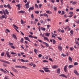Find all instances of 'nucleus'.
Here are the masks:
<instances>
[{
	"mask_svg": "<svg viewBox=\"0 0 79 79\" xmlns=\"http://www.w3.org/2000/svg\"><path fill=\"white\" fill-rule=\"evenodd\" d=\"M57 73L58 74H60V69H58L57 71Z\"/></svg>",
	"mask_w": 79,
	"mask_h": 79,
	"instance_id": "a211bd4d",
	"label": "nucleus"
},
{
	"mask_svg": "<svg viewBox=\"0 0 79 79\" xmlns=\"http://www.w3.org/2000/svg\"><path fill=\"white\" fill-rule=\"evenodd\" d=\"M22 68H23L24 69H27V67L25 66H22Z\"/></svg>",
	"mask_w": 79,
	"mask_h": 79,
	"instance_id": "cd10ccee",
	"label": "nucleus"
},
{
	"mask_svg": "<svg viewBox=\"0 0 79 79\" xmlns=\"http://www.w3.org/2000/svg\"><path fill=\"white\" fill-rule=\"evenodd\" d=\"M23 41H24V39H23V38H22L21 39V40H20V42H21L22 43H23Z\"/></svg>",
	"mask_w": 79,
	"mask_h": 79,
	"instance_id": "f704fd0d",
	"label": "nucleus"
},
{
	"mask_svg": "<svg viewBox=\"0 0 79 79\" xmlns=\"http://www.w3.org/2000/svg\"><path fill=\"white\" fill-rule=\"evenodd\" d=\"M18 56H21V54H19V53H18Z\"/></svg>",
	"mask_w": 79,
	"mask_h": 79,
	"instance_id": "774afa93",
	"label": "nucleus"
},
{
	"mask_svg": "<svg viewBox=\"0 0 79 79\" xmlns=\"http://www.w3.org/2000/svg\"><path fill=\"white\" fill-rule=\"evenodd\" d=\"M73 16V15H69L68 16V17H69V18H72Z\"/></svg>",
	"mask_w": 79,
	"mask_h": 79,
	"instance_id": "6e6d98bb",
	"label": "nucleus"
},
{
	"mask_svg": "<svg viewBox=\"0 0 79 79\" xmlns=\"http://www.w3.org/2000/svg\"><path fill=\"white\" fill-rule=\"evenodd\" d=\"M58 48L60 51H61L62 50V47L60 46H58Z\"/></svg>",
	"mask_w": 79,
	"mask_h": 79,
	"instance_id": "9b49d317",
	"label": "nucleus"
},
{
	"mask_svg": "<svg viewBox=\"0 0 79 79\" xmlns=\"http://www.w3.org/2000/svg\"><path fill=\"white\" fill-rule=\"evenodd\" d=\"M57 38L59 40H62V39L60 37H57Z\"/></svg>",
	"mask_w": 79,
	"mask_h": 79,
	"instance_id": "4d7b16f0",
	"label": "nucleus"
},
{
	"mask_svg": "<svg viewBox=\"0 0 79 79\" xmlns=\"http://www.w3.org/2000/svg\"><path fill=\"white\" fill-rule=\"evenodd\" d=\"M10 53L11 54H12V55H15V56H16V55H15H15H17V54L15 53L14 52H10Z\"/></svg>",
	"mask_w": 79,
	"mask_h": 79,
	"instance_id": "2f4dec72",
	"label": "nucleus"
},
{
	"mask_svg": "<svg viewBox=\"0 0 79 79\" xmlns=\"http://www.w3.org/2000/svg\"><path fill=\"white\" fill-rule=\"evenodd\" d=\"M70 33L71 34H73V30H71L70 31Z\"/></svg>",
	"mask_w": 79,
	"mask_h": 79,
	"instance_id": "680f3d73",
	"label": "nucleus"
},
{
	"mask_svg": "<svg viewBox=\"0 0 79 79\" xmlns=\"http://www.w3.org/2000/svg\"><path fill=\"white\" fill-rule=\"evenodd\" d=\"M43 69L44 70L45 72H48L49 71V70H48V68L43 67Z\"/></svg>",
	"mask_w": 79,
	"mask_h": 79,
	"instance_id": "f03ea898",
	"label": "nucleus"
},
{
	"mask_svg": "<svg viewBox=\"0 0 79 79\" xmlns=\"http://www.w3.org/2000/svg\"><path fill=\"white\" fill-rule=\"evenodd\" d=\"M13 37L15 39H17V38H16V36L14 34L12 35Z\"/></svg>",
	"mask_w": 79,
	"mask_h": 79,
	"instance_id": "b1692460",
	"label": "nucleus"
},
{
	"mask_svg": "<svg viewBox=\"0 0 79 79\" xmlns=\"http://www.w3.org/2000/svg\"><path fill=\"white\" fill-rule=\"evenodd\" d=\"M43 61L44 63H45V62H46V63H48V61L45 60H43Z\"/></svg>",
	"mask_w": 79,
	"mask_h": 79,
	"instance_id": "3c124183",
	"label": "nucleus"
},
{
	"mask_svg": "<svg viewBox=\"0 0 79 79\" xmlns=\"http://www.w3.org/2000/svg\"><path fill=\"white\" fill-rule=\"evenodd\" d=\"M35 13H36V14H39V11H35Z\"/></svg>",
	"mask_w": 79,
	"mask_h": 79,
	"instance_id": "052dcab7",
	"label": "nucleus"
},
{
	"mask_svg": "<svg viewBox=\"0 0 79 79\" xmlns=\"http://www.w3.org/2000/svg\"><path fill=\"white\" fill-rule=\"evenodd\" d=\"M69 14L71 15H73V12H70Z\"/></svg>",
	"mask_w": 79,
	"mask_h": 79,
	"instance_id": "a19ab883",
	"label": "nucleus"
},
{
	"mask_svg": "<svg viewBox=\"0 0 79 79\" xmlns=\"http://www.w3.org/2000/svg\"><path fill=\"white\" fill-rule=\"evenodd\" d=\"M74 73L76 74V75H77V76H79V73L78 72L76 71V70H74Z\"/></svg>",
	"mask_w": 79,
	"mask_h": 79,
	"instance_id": "1a4fd4ad",
	"label": "nucleus"
},
{
	"mask_svg": "<svg viewBox=\"0 0 79 79\" xmlns=\"http://www.w3.org/2000/svg\"><path fill=\"white\" fill-rule=\"evenodd\" d=\"M24 39H25V40H27L30 42H31V40H30V39H29V38L27 37H24Z\"/></svg>",
	"mask_w": 79,
	"mask_h": 79,
	"instance_id": "20e7f679",
	"label": "nucleus"
},
{
	"mask_svg": "<svg viewBox=\"0 0 79 79\" xmlns=\"http://www.w3.org/2000/svg\"><path fill=\"white\" fill-rule=\"evenodd\" d=\"M21 61H22V62H23V63H24V62H25V60L23 59H21Z\"/></svg>",
	"mask_w": 79,
	"mask_h": 79,
	"instance_id": "79ce46f5",
	"label": "nucleus"
},
{
	"mask_svg": "<svg viewBox=\"0 0 79 79\" xmlns=\"http://www.w3.org/2000/svg\"><path fill=\"white\" fill-rule=\"evenodd\" d=\"M35 8H39V7H38V5H37V4H35Z\"/></svg>",
	"mask_w": 79,
	"mask_h": 79,
	"instance_id": "49530a36",
	"label": "nucleus"
},
{
	"mask_svg": "<svg viewBox=\"0 0 79 79\" xmlns=\"http://www.w3.org/2000/svg\"><path fill=\"white\" fill-rule=\"evenodd\" d=\"M6 56L7 57H9V58H11V56L10 55V54H7Z\"/></svg>",
	"mask_w": 79,
	"mask_h": 79,
	"instance_id": "c9c22d12",
	"label": "nucleus"
},
{
	"mask_svg": "<svg viewBox=\"0 0 79 79\" xmlns=\"http://www.w3.org/2000/svg\"><path fill=\"white\" fill-rule=\"evenodd\" d=\"M29 2H27V4H25V6H26V8H29Z\"/></svg>",
	"mask_w": 79,
	"mask_h": 79,
	"instance_id": "f257e3e1",
	"label": "nucleus"
},
{
	"mask_svg": "<svg viewBox=\"0 0 79 79\" xmlns=\"http://www.w3.org/2000/svg\"><path fill=\"white\" fill-rule=\"evenodd\" d=\"M0 18L1 19H3V18H5V15H2L0 17Z\"/></svg>",
	"mask_w": 79,
	"mask_h": 79,
	"instance_id": "4be33fe9",
	"label": "nucleus"
},
{
	"mask_svg": "<svg viewBox=\"0 0 79 79\" xmlns=\"http://www.w3.org/2000/svg\"><path fill=\"white\" fill-rule=\"evenodd\" d=\"M13 26L15 27L16 28H17V29H18V27H17V26H16V25H15V24H13Z\"/></svg>",
	"mask_w": 79,
	"mask_h": 79,
	"instance_id": "72a5a7b5",
	"label": "nucleus"
},
{
	"mask_svg": "<svg viewBox=\"0 0 79 79\" xmlns=\"http://www.w3.org/2000/svg\"><path fill=\"white\" fill-rule=\"evenodd\" d=\"M34 9V6H32V7H30V8L28 9V11H30V10H33Z\"/></svg>",
	"mask_w": 79,
	"mask_h": 79,
	"instance_id": "0eeeda50",
	"label": "nucleus"
},
{
	"mask_svg": "<svg viewBox=\"0 0 79 79\" xmlns=\"http://www.w3.org/2000/svg\"><path fill=\"white\" fill-rule=\"evenodd\" d=\"M0 61L3 62V63H7V64H10V63L9 62L6 60H0Z\"/></svg>",
	"mask_w": 79,
	"mask_h": 79,
	"instance_id": "7ed1b4c3",
	"label": "nucleus"
},
{
	"mask_svg": "<svg viewBox=\"0 0 79 79\" xmlns=\"http://www.w3.org/2000/svg\"><path fill=\"white\" fill-rule=\"evenodd\" d=\"M46 13L47 14H52L53 13L51 11H49V10H47Z\"/></svg>",
	"mask_w": 79,
	"mask_h": 79,
	"instance_id": "9d476101",
	"label": "nucleus"
},
{
	"mask_svg": "<svg viewBox=\"0 0 79 79\" xmlns=\"http://www.w3.org/2000/svg\"><path fill=\"white\" fill-rule=\"evenodd\" d=\"M6 55H8L9 54H10V52L8 51H6Z\"/></svg>",
	"mask_w": 79,
	"mask_h": 79,
	"instance_id": "864d4df0",
	"label": "nucleus"
},
{
	"mask_svg": "<svg viewBox=\"0 0 79 79\" xmlns=\"http://www.w3.org/2000/svg\"><path fill=\"white\" fill-rule=\"evenodd\" d=\"M10 47L13 49H15V48H16V47H15L14 46H11Z\"/></svg>",
	"mask_w": 79,
	"mask_h": 79,
	"instance_id": "7c9ffc66",
	"label": "nucleus"
},
{
	"mask_svg": "<svg viewBox=\"0 0 79 79\" xmlns=\"http://www.w3.org/2000/svg\"><path fill=\"white\" fill-rule=\"evenodd\" d=\"M53 43V44H55V43H56V41L55 40L53 39H52Z\"/></svg>",
	"mask_w": 79,
	"mask_h": 79,
	"instance_id": "c85d7f7f",
	"label": "nucleus"
},
{
	"mask_svg": "<svg viewBox=\"0 0 79 79\" xmlns=\"http://www.w3.org/2000/svg\"><path fill=\"white\" fill-rule=\"evenodd\" d=\"M69 61H72V58H71V57H69Z\"/></svg>",
	"mask_w": 79,
	"mask_h": 79,
	"instance_id": "ea45409f",
	"label": "nucleus"
},
{
	"mask_svg": "<svg viewBox=\"0 0 79 79\" xmlns=\"http://www.w3.org/2000/svg\"><path fill=\"white\" fill-rule=\"evenodd\" d=\"M9 45H10L11 47V46L13 45V43H9Z\"/></svg>",
	"mask_w": 79,
	"mask_h": 79,
	"instance_id": "473e14b6",
	"label": "nucleus"
},
{
	"mask_svg": "<svg viewBox=\"0 0 79 79\" xmlns=\"http://www.w3.org/2000/svg\"><path fill=\"white\" fill-rule=\"evenodd\" d=\"M78 64L77 62H75L74 63V65H77Z\"/></svg>",
	"mask_w": 79,
	"mask_h": 79,
	"instance_id": "e2e57ef3",
	"label": "nucleus"
},
{
	"mask_svg": "<svg viewBox=\"0 0 79 79\" xmlns=\"http://www.w3.org/2000/svg\"><path fill=\"white\" fill-rule=\"evenodd\" d=\"M42 54H40L38 55V57L39 58H40V57H42Z\"/></svg>",
	"mask_w": 79,
	"mask_h": 79,
	"instance_id": "09e8293b",
	"label": "nucleus"
},
{
	"mask_svg": "<svg viewBox=\"0 0 79 79\" xmlns=\"http://www.w3.org/2000/svg\"><path fill=\"white\" fill-rule=\"evenodd\" d=\"M59 68V66L58 65H54L52 66V68L53 69H56V68Z\"/></svg>",
	"mask_w": 79,
	"mask_h": 79,
	"instance_id": "6e6552de",
	"label": "nucleus"
},
{
	"mask_svg": "<svg viewBox=\"0 0 79 79\" xmlns=\"http://www.w3.org/2000/svg\"><path fill=\"white\" fill-rule=\"evenodd\" d=\"M28 36L29 37L31 38H33V36H32V35H29Z\"/></svg>",
	"mask_w": 79,
	"mask_h": 79,
	"instance_id": "603ef678",
	"label": "nucleus"
},
{
	"mask_svg": "<svg viewBox=\"0 0 79 79\" xmlns=\"http://www.w3.org/2000/svg\"><path fill=\"white\" fill-rule=\"evenodd\" d=\"M50 34V33H45V36H47V37H49Z\"/></svg>",
	"mask_w": 79,
	"mask_h": 79,
	"instance_id": "412c9836",
	"label": "nucleus"
},
{
	"mask_svg": "<svg viewBox=\"0 0 79 79\" xmlns=\"http://www.w3.org/2000/svg\"><path fill=\"white\" fill-rule=\"evenodd\" d=\"M31 17L32 19H34V14H32L31 15Z\"/></svg>",
	"mask_w": 79,
	"mask_h": 79,
	"instance_id": "e433bc0d",
	"label": "nucleus"
},
{
	"mask_svg": "<svg viewBox=\"0 0 79 79\" xmlns=\"http://www.w3.org/2000/svg\"><path fill=\"white\" fill-rule=\"evenodd\" d=\"M7 7L9 8V9H11V8H12V7L10 6V4L7 5Z\"/></svg>",
	"mask_w": 79,
	"mask_h": 79,
	"instance_id": "ddd939ff",
	"label": "nucleus"
},
{
	"mask_svg": "<svg viewBox=\"0 0 79 79\" xmlns=\"http://www.w3.org/2000/svg\"><path fill=\"white\" fill-rule=\"evenodd\" d=\"M52 3H55V0H51Z\"/></svg>",
	"mask_w": 79,
	"mask_h": 79,
	"instance_id": "0e129e2a",
	"label": "nucleus"
},
{
	"mask_svg": "<svg viewBox=\"0 0 79 79\" xmlns=\"http://www.w3.org/2000/svg\"><path fill=\"white\" fill-rule=\"evenodd\" d=\"M15 68H21V66L19 65V66H15Z\"/></svg>",
	"mask_w": 79,
	"mask_h": 79,
	"instance_id": "bb28decb",
	"label": "nucleus"
},
{
	"mask_svg": "<svg viewBox=\"0 0 79 79\" xmlns=\"http://www.w3.org/2000/svg\"><path fill=\"white\" fill-rule=\"evenodd\" d=\"M12 61H13V62H16V59H12Z\"/></svg>",
	"mask_w": 79,
	"mask_h": 79,
	"instance_id": "69168bd1",
	"label": "nucleus"
},
{
	"mask_svg": "<svg viewBox=\"0 0 79 79\" xmlns=\"http://www.w3.org/2000/svg\"><path fill=\"white\" fill-rule=\"evenodd\" d=\"M42 28V27L41 28L42 31H45V29H46L45 28Z\"/></svg>",
	"mask_w": 79,
	"mask_h": 79,
	"instance_id": "37998d69",
	"label": "nucleus"
},
{
	"mask_svg": "<svg viewBox=\"0 0 79 79\" xmlns=\"http://www.w3.org/2000/svg\"><path fill=\"white\" fill-rule=\"evenodd\" d=\"M12 71H14L15 73H17L18 72V71L16 70V69L14 68H12Z\"/></svg>",
	"mask_w": 79,
	"mask_h": 79,
	"instance_id": "2eb2a0df",
	"label": "nucleus"
},
{
	"mask_svg": "<svg viewBox=\"0 0 79 79\" xmlns=\"http://www.w3.org/2000/svg\"><path fill=\"white\" fill-rule=\"evenodd\" d=\"M41 7H42V4H39V8H41Z\"/></svg>",
	"mask_w": 79,
	"mask_h": 79,
	"instance_id": "13d9d810",
	"label": "nucleus"
},
{
	"mask_svg": "<svg viewBox=\"0 0 79 79\" xmlns=\"http://www.w3.org/2000/svg\"><path fill=\"white\" fill-rule=\"evenodd\" d=\"M19 13H22L23 14V13H25V11H23V10L20 11L18 12Z\"/></svg>",
	"mask_w": 79,
	"mask_h": 79,
	"instance_id": "dca6fc26",
	"label": "nucleus"
},
{
	"mask_svg": "<svg viewBox=\"0 0 79 79\" xmlns=\"http://www.w3.org/2000/svg\"><path fill=\"white\" fill-rule=\"evenodd\" d=\"M77 3V2L76 1H75L74 2H73L72 4L73 5H76Z\"/></svg>",
	"mask_w": 79,
	"mask_h": 79,
	"instance_id": "8fccbe9b",
	"label": "nucleus"
},
{
	"mask_svg": "<svg viewBox=\"0 0 79 79\" xmlns=\"http://www.w3.org/2000/svg\"><path fill=\"white\" fill-rule=\"evenodd\" d=\"M68 68V65H66L64 67V71L66 73L67 72V70L66 69H67V68Z\"/></svg>",
	"mask_w": 79,
	"mask_h": 79,
	"instance_id": "423d86ee",
	"label": "nucleus"
},
{
	"mask_svg": "<svg viewBox=\"0 0 79 79\" xmlns=\"http://www.w3.org/2000/svg\"><path fill=\"white\" fill-rule=\"evenodd\" d=\"M61 56H66V55H64V53H62L61 54Z\"/></svg>",
	"mask_w": 79,
	"mask_h": 79,
	"instance_id": "58836bf2",
	"label": "nucleus"
},
{
	"mask_svg": "<svg viewBox=\"0 0 79 79\" xmlns=\"http://www.w3.org/2000/svg\"><path fill=\"white\" fill-rule=\"evenodd\" d=\"M0 71H1L3 72V73H5V74H6V73H7V72H6V71L3 70V69H1Z\"/></svg>",
	"mask_w": 79,
	"mask_h": 79,
	"instance_id": "4468645a",
	"label": "nucleus"
},
{
	"mask_svg": "<svg viewBox=\"0 0 79 79\" xmlns=\"http://www.w3.org/2000/svg\"><path fill=\"white\" fill-rule=\"evenodd\" d=\"M38 40L41 43H43V41H42V40Z\"/></svg>",
	"mask_w": 79,
	"mask_h": 79,
	"instance_id": "de8ad7c7",
	"label": "nucleus"
},
{
	"mask_svg": "<svg viewBox=\"0 0 79 79\" xmlns=\"http://www.w3.org/2000/svg\"><path fill=\"white\" fill-rule=\"evenodd\" d=\"M71 51H73L74 50V48L71 47L70 49Z\"/></svg>",
	"mask_w": 79,
	"mask_h": 79,
	"instance_id": "c03bdc74",
	"label": "nucleus"
},
{
	"mask_svg": "<svg viewBox=\"0 0 79 79\" xmlns=\"http://www.w3.org/2000/svg\"><path fill=\"white\" fill-rule=\"evenodd\" d=\"M64 11L62 10V13H61V15H64Z\"/></svg>",
	"mask_w": 79,
	"mask_h": 79,
	"instance_id": "bf43d9fd",
	"label": "nucleus"
},
{
	"mask_svg": "<svg viewBox=\"0 0 79 79\" xmlns=\"http://www.w3.org/2000/svg\"><path fill=\"white\" fill-rule=\"evenodd\" d=\"M39 71H40V72H41V73H44V71L42 70L41 69L39 70Z\"/></svg>",
	"mask_w": 79,
	"mask_h": 79,
	"instance_id": "4c0bfd02",
	"label": "nucleus"
},
{
	"mask_svg": "<svg viewBox=\"0 0 79 79\" xmlns=\"http://www.w3.org/2000/svg\"><path fill=\"white\" fill-rule=\"evenodd\" d=\"M2 11L3 12V13L4 15H5V19H6V17L7 16V15L6 14V13H5V10L4 9H2Z\"/></svg>",
	"mask_w": 79,
	"mask_h": 79,
	"instance_id": "39448f33",
	"label": "nucleus"
},
{
	"mask_svg": "<svg viewBox=\"0 0 79 79\" xmlns=\"http://www.w3.org/2000/svg\"><path fill=\"white\" fill-rule=\"evenodd\" d=\"M74 22L76 23H77V24H79V20H74Z\"/></svg>",
	"mask_w": 79,
	"mask_h": 79,
	"instance_id": "c756f323",
	"label": "nucleus"
},
{
	"mask_svg": "<svg viewBox=\"0 0 79 79\" xmlns=\"http://www.w3.org/2000/svg\"><path fill=\"white\" fill-rule=\"evenodd\" d=\"M47 29H48L50 28V25H47Z\"/></svg>",
	"mask_w": 79,
	"mask_h": 79,
	"instance_id": "5fc2aeb1",
	"label": "nucleus"
},
{
	"mask_svg": "<svg viewBox=\"0 0 79 79\" xmlns=\"http://www.w3.org/2000/svg\"><path fill=\"white\" fill-rule=\"evenodd\" d=\"M44 40H46L47 41H48V42H49V40H48V38L47 37H44Z\"/></svg>",
	"mask_w": 79,
	"mask_h": 79,
	"instance_id": "6ab92c4d",
	"label": "nucleus"
},
{
	"mask_svg": "<svg viewBox=\"0 0 79 79\" xmlns=\"http://www.w3.org/2000/svg\"><path fill=\"white\" fill-rule=\"evenodd\" d=\"M73 66H73V65H69L68 66V68L69 69H71V68H73Z\"/></svg>",
	"mask_w": 79,
	"mask_h": 79,
	"instance_id": "5701e85b",
	"label": "nucleus"
},
{
	"mask_svg": "<svg viewBox=\"0 0 79 79\" xmlns=\"http://www.w3.org/2000/svg\"><path fill=\"white\" fill-rule=\"evenodd\" d=\"M16 6H18L19 10H20V8L21 7V6L20 5V4H18L16 5Z\"/></svg>",
	"mask_w": 79,
	"mask_h": 79,
	"instance_id": "f3484780",
	"label": "nucleus"
},
{
	"mask_svg": "<svg viewBox=\"0 0 79 79\" xmlns=\"http://www.w3.org/2000/svg\"><path fill=\"white\" fill-rule=\"evenodd\" d=\"M60 76H61V77H65L66 78L67 77L64 74H61L59 75Z\"/></svg>",
	"mask_w": 79,
	"mask_h": 79,
	"instance_id": "f8f14e48",
	"label": "nucleus"
},
{
	"mask_svg": "<svg viewBox=\"0 0 79 79\" xmlns=\"http://www.w3.org/2000/svg\"><path fill=\"white\" fill-rule=\"evenodd\" d=\"M4 54H5V53L2 52L1 54V55L2 56H4Z\"/></svg>",
	"mask_w": 79,
	"mask_h": 79,
	"instance_id": "a18cd8bd",
	"label": "nucleus"
},
{
	"mask_svg": "<svg viewBox=\"0 0 79 79\" xmlns=\"http://www.w3.org/2000/svg\"><path fill=\"white\" fill-rule=\"evenodd\" d=\"M61 32H62V33H63V32H64V29H62L61 30Z\"/></svg>",
	"mask_w": 79,
	"mask_h": 79,
	"instance_id": "338daca9",
	"label": "nucleus"
},
{
	"mask_svg": "<svg viewBox=\"0 0 79 79\" xmlns=\"http://www.w3.org/2000/svg\"><path fill=\"white\" fill-rule=\"evenodd\" d=\"M43 15L44 16H47V18L48 17V15L46 13H44L43 14Z\"/></svg>",
	"mask_w": 79,
	"mask_h": 79,
	"instance_id": "a878e982",
	"label": "nucleus"
},
{
	"mask_svg": "<svg viewBox=\"0 0 79 79\" xmlns=\"http://www.w3.org/2000/svg\"><path fill=\"white\" fill-rule=\"evenodd\" d=\"M54 10V11H56L57 10V7H56L55 6H53Z\"/></svg>",
	"mask_w": 79,
	"mask_h": 79,
	"instance_id": "393cba45",
	"label": "nucleus"
},
{
	"mask_svg": "<svg viewBox=\"0 0 79 79\" xmlns=\"http://www.w3.org/2000/svg\"><path fill=\"white\" fill-rule=\"evenodd\" d=\"M5 11L6 12V15H8L9 14V12L8 11L7 9H6L5 10Z\"/></svg>",
	"mask_w": 79,
	"mask_h": 79,
	"instance_id": "aec40b11",
	"label": "nucleus"
}]
</instances>
